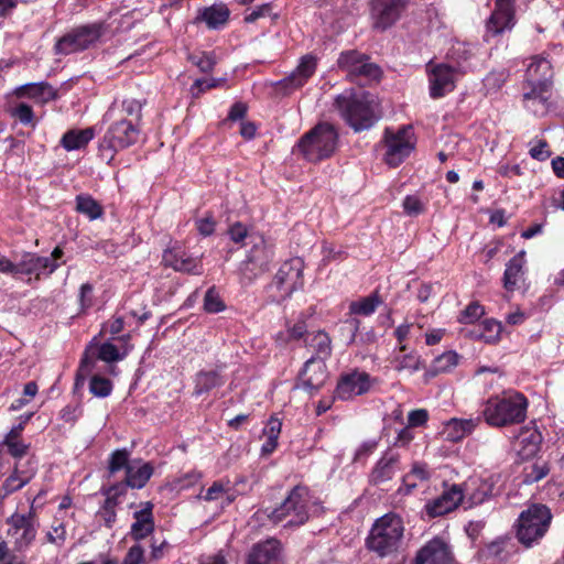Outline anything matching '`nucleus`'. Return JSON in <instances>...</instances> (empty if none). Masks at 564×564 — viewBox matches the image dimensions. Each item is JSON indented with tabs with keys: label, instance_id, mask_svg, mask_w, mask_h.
<instances>
[{
	"label": "nucleus",
	"instance_id": "obj_1",
	"mask_svg": "<svg viewBox=\"0 0 564 564\" xmlns=\"http://www.w3.org/2000/svg\"><path fill=\"white\" fill-rule=\"evenodd\" d=\"M335 106L355 132L372 128L381 118L377 97L366 90L347 89L336 97Z\"/></svg>",
	"mask_w": 564,
	"mask_h": 564
},
{
	"label": "nucleus",
	"instance_id": "obj_2",
	"mask_svg": "<svg viewBox=\"0 0 564 564\" xmlns=\"http://www.w3.org/2000/svg\"><path fill=\"white\" fill-rule=\"evenodd\" d=\"M529 400L521 392H507L489 398L481 410V419L491 427H508L527 420Z\"/></svg>",
	"mask_w": 564,
	"mask_h": 564
},
{
	"label": "nucleus",
	"instance_id": "obj_3",
	"mask_svg": "<svg viewBox=\"0 0 564 564\" xmlns=\"http://www.w3.org/2000/svg\"><path fill=\"white\" fill-rule=\"evenodd\" d=\"M339 134L329 122H319L297 141L299 151L308 162L329 159L338 147Z\"/></svg>",
	"mask_w": 564,
	"mask_h": 564
},
{
	"label": "nucleus",
	"instance_id": "obj_4",
	"mask_svg": "<svg viewBox=\"0 0 564 564\" xmlns=\"http://www.w3.org/2000/svg\"><path fill=\"white\" fill-rule=\"evenodd\" d=\"M403 523L395 513H387L377 519L367 538V547L380 556L394 552L403 536Z\"/></svg>",
	"mask_w": 564,
	"mask_h": 564
},
{
	"label": "nucleus",
	"instance_id": "obj_5",
	"mask_svg": "<svg viewBox=\"0 0 564 564\" xmlns=\"http://www.w3.org/2000/svg\"><path fill=\"white\" fill-rule=\"evenodd\" d=\"M140 134L139 124L122 118L111 123L98 143V155L110 164L118 151L137 143Z\"/></svg>",
	"mask_w": 564,
	"mask_h": 564
},
{
	"label": "nucleus",
	"instance_id": "obj_6",
	"mask_svg": "<svg viewBox=\"0 0 564 564\" xmlns=\"http://www.w3.org/2000/svg\"><path fill=\"white\" fill-rule=\"evenodd\" d=\"M304 261L300 257L285 260L267 286L271 302L281 303L304 285Z\"/></svg>",
	"mask_w": 564,
	"mask_h": 564
},
{
	"label": "nucleus",
	"instance_id": "obj_7",
	"mask_svg": "<svg viewBox=\"0 0 564 564\" xmlns=\"http://www.w3.org/2000/svg\"><path fill=\"white\" fill-rule=\"evenodd\" d=\"M552 520L550 509L541 503H533L523 510L517 522V538L525 547L541 540L549 530Z\"/></svg>",
	"mask_w": 564,
	"mask_h": 564
},
{
	"label": "nucleus",
	"instance_id": "obj_8",
	"mask_svg": "<svg viewBox=\"0 0 564 564\" xmlns=\"http://www.w3.org/2000/svg\"><path fill=\"white\" fill-rule=\"evenodd\" d=\"M104 31L105 28L101 22L73 28L57 39L54 45V53L57 55H70L88 50L99 41Z\"/></svg>",
	"mask_w": 564,
	"mask_h": 564
},
{
	"label": "nucleus",
	"instance_id": "obj_9",
	"mask_svg": "<svg viewBox=\"0 0 564 564\" xmlns=\"http://www.w3.org/2000/svg\"><path fill=\"white\" fill-rule=\"evenodd\" d=\"M338 67L347 73L351 82L365 85L368 82L377 80L381 76L380 67L370 62V57L356 50L341 52L338 61Z\"/></svg>",
	"mask_w": 564,
	"mask_h": 564
},
{
	"label": "nucleus",
	"instance_id": "obj_10",
	"mask_svg": "<svg viewBox=\"0 0 564 564\" xmlns=\"http://www.w3.org/2000/svg\"><path fill=\"white\" fill-rule=\"evenodd\" d=\"M383 141L386 143L384 161L391 167L399 166L414 150V133L411 126H402L397 132L386 128Z\"/></svg>",
	"mask_w": 564,
	"mask_h": 564
},
{
	"label": "nucleus",
	"instance_id": "obj_11",
	"mask_svg": "<svg viewBox=\"0 0 564 564\" xmlns=\"http://www.w3.org/2000/svg\"><path fill=\"white\" fill-rule=\"evenodd\" d=\"M13 278L20 279L28 275V283L48 278L57 270L59 263L51 260L48 257L40 256L35 252H23L13 264Z\"/></svg>",
	"mask_w": 564,
	"mask_h": 564
},
{
	"label": "nucleus",
	"instance_id": "obj_12",
	"mask_svg": "<svg viewBox=\"0 0 564 564\" xmlns=\"http://www.w3.org/2000/svg\"><path fill=\"white\" fill-rule=\"evenodd\" d=\"M410 0H370V18L372 28L386 31L394 25L408 8Z\"/></svg>",
	"mask_w": 564,
	"mask_h": 564
},
{
	"label": "nucleus",
	"instance_id": "obj_13",
	"mask_svg": "<svg viewBox=\"0 0 564 564\" xmlns=\"http://www.w3.org/2000/svg\"><path fill=\"white\" fill-rule=\"evenodd\" d=\"M514 2L516 0H496L495 9L486 20L484 41L501 36L514 25Z\"/></svg>",
	"mask_w": 564,
	"mask_h": 564
},
{
	"label": "nucleus",
	"instance_id": "obj_14",
	"mask_svg": "<svg viewBox=\"0 0 564 564\" xmlns=\"http://www.w3.org/2000/svg\"><path fill=\"white\" fill-rule=\"evenodd\" d=\"M154 474V466L151 462L132 459L130 467L120 481H113L110 488L104 494H123L127 489H142Z\"/></svg>",
	"mask_w": 564,
	"mask_h": 564
},
{
	"label": "nucleus",
	"instance_id": "obj_15",
	"mask_svg": "<svg viewBox=\"0 0 564 564\" xmlns=\"http://www.w3.org/2000/svg\"><path fill=\"white\" fill-rule=\"evenodd\" d=\"M303 496H286L276 508H265L267 516L273 523L286 521L285 525H301L308 519L307 507Z\"/></svg>",
	"mask_w": 564,
	"mask_h": 564
},
{
	"label": "nucleus",
	"instance_id": "obj_16",
	"mask_svg": "<svg viewBox=\"0 0 564 564\" xmlns=\"http://www.w3.org/2000/svg\"><path fill=\"white\" fill-rule=\"evenodd\" d=\"M162 263L181 273L200 275L204 272L202 259L191 256L178 243H174L163 251Z\"/></svg>",
	"mask_w": 564,
	"mask_h": 564
},
{
	"label": "nucleus",
	"instance_id": "obj_17",
	"mask_svg": "<svg viewBox=\"0 0 564 564\" xmlns=\"http://www.w3.org/2000/svg\"><path fill=\"white\" fill-rule=\"evenodd\" d=\"M327 378L326 366L312 356L307 359L299 373L294 389H302L310 395L316 394Z\"/></svg>",
	"mask_w": 564,
	"mask_h": 564
},
{
	"label": "nucleus",
	"instance_id": "obj_18",
	"mask_svg": "<svg viewBox=\"0 0 564 564\" xmlns=\"http://www.w3.org/2000/svg\"><path fill=\"white\" fill-rule=\"evenodd\" d=\"M316 66L317 62L313 55L308 54L303 56L297 67L289 76L274 84L275 88L284 95H290L307 83L310 77L315 73Z\"/></svg>",
	"mask_w": 564,
	"mask_h": 564
},
{
	"label": "nucleus",
	"instance_id": "obj_19",
	"mask_svg": "<svg viewBox=\"0 0 564 564\" xmlns=\"http://www.w3.org/2000/svg\"><path fill=\"white\" fill-rule=\"evenodd\" d=\"M437 496L435 499L429 501L425 506L426 513L431 518L444 516L459 507L468 510L476 505L482 503L484 499L480 496Z\"/></svg>",
	"mask_w": 564,
	"mask_h": 564
},
{
	"label": "nucleus",
	"instance_id": "obj_20",
	"mask_svg": "<svg viewBox=\"0 0 564 564\" xmlns=\"http://www.w3.org/2000/svg\"><path fill=\"white\" fill-rule=\"evenodd\" d=\"M370 387V376L365 371L355 370L340 377L335 394L337 399L347 401L357 395L367 393Z\"/></svg>",
	"mask_w": 564,
	"mask_h": 564
},
{
	"label": "nucleus",
	"instance_id": "obj_21",
	"mask_svg": "<svg viewBox=\"0 0 564 564\" xmlns=\"http://www.w3.org/2000/svg\"><path fill=\"white\" fill-rule=\"evenodd\" d=\"M455 66L437 64L430 70V96L433 99L444 97L455 88Z\"/></svg>",
	"mask_w": 564,
	"mask_h": 564
},
{
	"label": "nucleus",
	"instance_id": "obj_22",
	"mask_svg": "<svg viewBox=\"0 0 564 564\" xmlns=\"http://www.w3.org/2000/svg\"><path fill=\"white\" fill-rule=\"evenodd\" d=\"M153 507V503L150 501L141 502L137 506L133 512L134 522L130 529V535L133 540H143L154 531Z\"/></svg>",
	"mask_w": 564,
	"mask_h": 564
},
{
	"label": "nucleus",
	"instance_id": "obj_23",
	"mask_svg": "<svg viewBox=\"0 0 564 564\" xmlns=\"http://www.w3.org/2000/svg\"><path fill=\"white\" fill-rule=\"evenodd\" d=\"M452 560L448 545L443 540L435 538L419 551L415 564H449Z\"/></svg>",
	"mask_w": 564,
	"mask_h": 564
},
{
	"label": "nucleus",
	"instance_id": "obj_24",
	"mask_svg": "<svg viewBox=\"0 0 564 564\" xmlns=\"http://www.w3.org/2000/svg\"><path fill=\"white\" fill-rule=\"evenodd\" d=\"M400 455L391 449L383 453L381 458L376 463L369 475V482L376 486L384 484L394 476Z\"/></svg>",
	"mask_w": 564,
	"mask_h": 564
},
{
	"label": "nucleus",
	"instance_id": "obj_25",
	"mask_svg": "<svg viewBox=\"0 0 564 564\" xmlns=\"http://www.w3.org/2000/svg\"><path fill=\"white\" fill-rule=\"evenodd\" d=\"M8 534L14 539V543L19 550L30 545L35 538V529L29 518L23 514H13L10 520Z\"/></svg>",
	"mask_w": 564,
	"mask_h": 564
},
{
	"label": "nucleus",
	"instance_id": "obj_26",
	"mask_svg": "<svg viewBox=\"0 0 564 564\" xmlns=\"http://www.w3.org/2000/svg\"><path fill=\"white\" fill-rule=\"evenodd\" d=\"M281 544L275 539L253 545L247 564H280Z\"/></svg>",
	"mask_w": 564,
	"mask_h": 564
},
{
	"label": "nucleus",
	"instance_id": "obj_27",
	"mask_svg": "<svg viewBox=\"0 0 564 564\" xmlns=\"http://www.w3.org/2000/svg\"><path fill=\"white\" fill-rule=\"evenodd\" d=\"M18 98H30L36 104H46L57 98V91L47 82L28 83L14 89Z\"/></svg>",
	"mask_w": 564,
	"mask_h": 564
},
{
	"label": "nucleus",
	"instance_id": "obj_28",
	"mask_svg": "<svg viewBox=\"0 0 564 564\" xmlns=\"http://www.w3.org/2000/svg\"><path fill=\"white\" fill-rule=\"evenodd\" d=\"M481 421V415L469 419L453 417L445 424L443 433L447 441L459 442L471 434Z\"/></svg>",
	"mask_w": 564,
	"mask_h": 564
},
{
	"label": "nucleus",
	"instance_id": "obj_29",
	"mask_svg": "<svg viewBox=\"0 0 564 564\" xmlns=\"http://www.w3.org/2000/svg\"><path fill=\"white\" fill-rule=\"evenodd\" d=\"M251 245L246 258L253 264L268 271L274 258L273 247L270 246L261 235L251 236Z\"/></svg>",
	"mask_w": 564,
	"mask_h": 564
},
{
	"label": "nucleus",
	"instance_id": "obj_30",
	"mask_svg": "<svg viewBox=\"0 0 564 564\" xmlns=\"http://www.w3.org/2000/svg\"><path fill=\"white\" fill-rule=\"evenodd\" d=\"M513 438L518 442V454L522 459H530L540 451L542 435L536 430L521 427L520 433Z\"/></svg>",
	"mask_w": 564,
	"mask_h": 564
},
{
	"label": "nucleus",
	"instance_id": "obj_31",
	"mask_svg": "<svg viewBox=\"0 0 564 564\" xmlns=\"http://www.w3.org/2000/svg\"><path fill=\"white\" fill-rule=\"evenodd\" d=\"M229 14L230 11L225 4H213L199 9L195 22H204L208 29L218 30L227 23Z\"/></svg>",
	"mask_w": 564,
	"mask_h": 564
},
{
	"label": "nucleus",
	"instance_id": "obj_32",
	"mask_svg": "<svg viewBox=\"0 0 564 564\" xmlns=\"http://www.w3.org/2000/svg\"><path fill=\"white\" fill-rule=\"evenodd\" d=\"M226 379L220 370H199L194 378L193 394L199 397L224 386Z\"/></svg>",
	"mask_w": 564,
	"mask_h": 564
},
{
	"label": "nucleus",
	"instance_id": "obj_33",
	"mask_svg": "<svg viewBox=\"0 0 564 564\" xmlns=\"http://www.w3.org/2000/svg\"><path fill=\"white\" fill-rule=\"evenodd\" d=\"M553 70L550 61L543 56H533L525 70L527 82L552 85Z\"/></svg>",
	"mask_w": 564,
	"mask_h": 564
},
{
	"label": "nucleus",
	"instance_id": "obj_34",
	"mask_svg": "<svg viewBox=\"0 0 564 564\" xmlns=\"http://www.w3.org/2000/svg\"><path fill=\"white\" fill-rule=\"evenodd\" d=\"M525 252L522 250L513 256L508 263L506 264V270L503 273V288L507 291H514L518 288L519 281L522 279L523 265L525 263L524 260Z\"/></svg>",
	"mask_w": 564,
	"mask_h": 564
},
{
	"label": "nucleus",
	"instance_id": "obj_35",
	"mask_svg": "<svg viewBox=\"0 0 564 564\" xmlns=\"http://www.w3.org/2000/svg\"><path fill=\"white\" fill-rule=\"evenodd\" d=\"M550 88V85L533 80L527 82V79H524V91L522 95L524 107L533 112H536V109L533 108V105L538 102L544 106L549 99L546 94L549 93Z\"/></svg>",
	"mask_w": 564,
	"mask_h": 564
},
{
	"label": "nucleus",
	"instance_id": "obj_36",
	"mask_svg": "<svg viewBox=\"0 0 564 564\" xmlns=\"http://www.w3.org/2000/svg\"><path fill=\"white\" fill-rule=\"evenodd\" d=\"M95 137V128L83 130L72 129L65 132L61 139V145L66 151H75L85 148Z\"/></svg>",
	"mask_w": 564,
	"mask_h": 564
},
{
	"label": "nucleus",
	"instance_id": "obj_37",
	"mask_svg": "<svg viewBox=\"0 0 564 564\" xmlns=\"http://www.w3.org/2000/svg\"><path fill=\"white\" fill-rule=\"evenodd\" d=\"M131 452L128 448H117L110 453L107 466V477L111 485L116 480V476L119 471H127L131 465Z\"/></svg>",
	"mask_w": 564,
	"mask_h": 564
},
{
	"label": "nucleus",
	"instance_id": "obj_38",
	"mask_svg": "<svg viewBox=\"0 0 564 564\" xmlns=\"http://www.w3.org/2000/svg\"><path fill=\"white\" fill-rule=\"evenodd\" d=\"M392 367L397 371H409L413 373L421 369V358L414 352H406V346L401 345L399 348V352L393 357Z\"/></svg>",
	"mask_w": 564,
	"mask_h": 564
},
{
	"label": "nucleus",
	"instance_id": "obj_39",
	"mask_svg": "<svg viewBox=\"0 0 564 564\" xmlns=\"http://www.w3.org/2000/svg\"><path fill=\"white\" fill-rule=\"evenodd\" d=\"M360 327V321L356 317L348 318L344 322L341 330L348 333L347 345L359 341L362 345L372 344L376 341V333L373 329L366 332L365 334H358Z\"/></svg>",
	"mask_w": 564,
	"mask_h": 564
},
{
	"label": "nucleus",
	"instance_id": "obj_40",
	"mask_svg": "<svg viewBox=\"0 0 564 564\" xmlns=\"http://www.w3.org/2000/svg\"><path fill=\"white\" fill-rule=\"evenodd\" d=\"M501 332V323L494 318H488L478 326V330H473L471 334L475 338L481 339L486 344H496L500 340Z\"/></svg>",
	"mask_w": 564,
	"mask_h": 564
},
{
	"label": "nucleus",
	"instance_id": "obj_41",
	"mask_svg": "<svg viewBox=\"0 0 564 564\" xmlns=\"http://www.w3.org/2000/svg\"><path fill=\"white\" fill-rule=\"evenodd\" d=\"M306 345L314 349L316 359L325 360L332 355V339L324 330L312 334Z\"/></svg>",
	"mask_w": 564,
	"mask_h": 564
},
{
	"label": "nucleus",
	"instance_id": "obj_42",
	"mask_svg": "<svg viewBox=\"0 0 564 564\" xmlns=\"http://www.w3.org/2000/svg\"><path fill=\"white\" fill-rule=\"evenodd\" d=\"M382 303L378 291L372 292L369 296L349 304V313L355 315L369 316L373 314L377 307Z\"/></svg>",
	"mask_w": 564,
	"mask_h": 564
},
{
	"label": "nucleus",
	"instance_id": "obj_43",
	"mask_svg": "<svg viewBox=\"0 0 564 564\" xmlns=\"http://www.w3.org/2000/svg\"><path fill=\"white\" fill-rule=\"evenodd\" d=\"M76 210L87 216L90 220H96L104 215L102 206L90 195L79 194L75 198Z\"/></svg>",
	"mask_w": 564,
	"mask_h": 564
},
{
	"label": "nucleus",
	"instance_id": "obj_44",
	"mask_svg": "<svg viewBox=\"0 0 564 564\" xmlns=\"http://www.w3.org/2000/svg\"><path fill=\"white\" fill-rule=\"evenodd\" d=\"M95 368V359L86 351L80 359L79 367L76 371L73 393L79 395L82 389L86 383V378L93 372Z\"/></svg>",
	"mask_w": 564,
	"mask_h": 564
},
{
	"label": "nucleus",
	"instance_id": "obj_45",
	"mask_svg": "<svg viewBox=\"0 0 564 564\" xmlns=\"http://www.w3.org/2000/svg\"><path fill=\"white\" fill-rule=\"evenodd\" d=\"M459 356L457 352L449 350L440 356H437L431 366L432 375L436 376L438 373L448 372L453 368H455L458 364Z\"/></svg>",
	"mask_w": 564,
	"mask_h": 564
},
{
	"label": "nucleus",
	"instance_id": "obj_46",
	"mask_svg": "<svg viewBox=\"0 0 564 564\" xmlns=\"http://www.w3.org/2000/svg\"><path fill=\"white\" fill-rule=\"evenodd\" d=\"M431 477V473L425 463H414L411 470L403 477V485L408 491L416 487L415 480L426 481Z\"/></svg>",
	"mask_w": 564,
	"mask_h": 564
},
{
	"label": "nucleus",
	"instance_id": "obj_47",
	"mask_svg": "<svg viewBox=\"0 0 564 564\" xmlns=\"http://www.w3.org/2000/svg\"><path fill=\"white\" fill-rule=\"evenodd\" d=\"M9 115L23 126L35 128L36 119L32 107L25 102H18L8 110Z\"/></svg>",
	"mask_w": 564,
	"mask_h": 564
},
{
	"label": "nucleus",
	"instance_id": "obj_48",
	"mask_svg": "<svg viewBox=\"0 0 564 564\" xmlns=\"http://www.w3.org/2000/svg\"><path fill=\"white\" fill-rule=\"evenodd\" d=\"M200 474L196 471L186 473L181 477H177L172 482V489L175 491H184L189 489H197L202 494L204 487L200 485Z\"/></svg>",
	"mask_w": 564,
	"mask_h": 564
},
{
	"label": "nucleus",
	"instance_id": "obj_49",
	"mask_svg": "<svg viewBox=\"0 0 564 564\" xmlns=\"http://www.w3.org/2000/svg\"><path fill=\"white\" fill-rule=\"evenodd\" d=\"M89 392L96 398H107L113 390V383L100 375H93L89 379Z\"/></svg>",
	"mask_w": 564,
	"mask_h": 564
},
{
	"label": "nucleus",
	"instance_id": "obj_50",
	"mask_svg": "<svg viewBox=\"0 0 564 564\" xmlns=\"http://www.w3.org/2000/svg\"><path fill=\"white\" fill-rule=\"evenodd\" d=\"M264 272H267L265 269L259 268L247 258L239 264L238 269L240 283L245 286L253 283V281Z\"/></svg>",
	"mask_w": 564,
	"mask_h": 564
},
{
	"label": "nucleus",
	"instance_id": "obj_51",
	"mask_svg": "<svg viewBox=\"0 0 564 564\" xmlns=\"http://www.w3.org/2000/svg\"><path fill=\"white\" fill-rule=\"evenodd\" d=\"M188 61L202 73H210L217 64L214 52H195L188 55Z\"/></svg>",
	"mask_w": 564,
	"mask_h": 564
},
{
	"label": "nucleus",
	"instance_id": "obj_52",
	"mask_svg": "<svg viewBox=\"0 0 564 564\" xmlns=\"http://www.w3.org/2000/svg\"><path fill=\"white\" fill-rule=\"evenodd\" d=\"M509 73L506 69L492 70L482 79L487 93L498 91L507 82Z\"/></svg>",
	"mask_w": 564,
	"mask_h": 564
},
{
	"label": "nucleus",
	"instance_id": "obj_53",
	"mask_svg": "<svg viewBox=\"0 0 564 564\" xmlns=\"http://www.w3.org/2000/svg\"><path fill=\"white\" fill-rule=\"evenodd\" d=\"M226 305L215 286L209 288L204 296V310L209 314L225 311Z\"/></svg>",
	"mask_w": 564,
	"mask_h": 564
},
{
	"label": "nucleus",
	"instance_id": "obj_54",
	"mask_svg": "<svg viewBox=\"0 0 564 564\" xmlns=\"http://www.w3.org/2000/svg\"><path fill=\"white\" fill-rule=\"evenodd\" d=\"M127 352H120L116 345L110 341L102 343L98 347L97 357H93L95 360L99 359L106 362H116L122 360Z\"/></svg>",
	"mask_w": 564,
	"mask_h": 564
},
{
	"label": "nucleus",
	"instance_id": "obj_55",
	"mask_svg": "<svg viewBox=\"0 0 564 564\" xmlns=\"http://www.w3.org/2000/svg\"><path fill=\"white\" fill-rule=\"evenodd\" d=\"M118 505L117 496H107L102 507L99 509L97 516L105 522L108 528H111L116 521V507Z\"/></svg>",
	"mask_w": 564,
	"mask_h": 564
},
{
	"label": "nucleus",
	"instance_id": "obj_56",
	"mask_svg": "<svg viewBox=\"0 0 564 564\" xmlns=\"http://www.w3.org/2000/svg\"><path fill=\"white\" fill-rule=\"evenodd\" d=\"M485 314V308L478 302L469 303L458 316L462 324H474Z\"/></svg>",
	"mask_w": 564,
	"mask_h": 564
},
{
	"label": "nucleus",
	"instance_id": "obj_57",
	"mask_svg": "<svg viewBox=\"0 0 564 564\" xmlns=\"http://www.w3.org/2000/svg\"><path fill=\"white\" fill-rule=\"evenodd\" d=\"M402 207L408 216L415 217L425 212V204L416 195H408L402 202Z\"/></svg>",
	"mask_w": 564,
	"mask_h": 564
},
{
	"label": "nucleus",
	"instance_id": "obj_58",
	"mask_svg": "<svg viewBox=\"0 0 564 564\" xmlns=\"http://www.w3.org/2000/svg\"><path fill=\"white\" fill-rule=\"evenodd\" d=\"M452 56L456 58L457 66L455 67L456 70L466 73L469 70V64L468 61L471 57V51L466 45H458L457 47H454L452 51Z\"/></svg>",
	"mask_w": 564,
	"mask_h": 564
},
{
	"label": "nucleus",
	"instance_id": "obj_59",
	"mask_svg": "<svg viewBox=\"0 0 564 564\" xmlns=\"http://www.w3.org/2000/svg\"><path fill=\"white\" fill-rule=\"evenodd\" d=\"M271 17L273 20L278 19L279 15L276 13H272V3H263L256 9H253L250 13L245 15L246 23H253L260 18Z\"/></svg>",
	"mask_w": 564,
	"mask_h": 564
},
{
	"label": "nucleus",
	"instance_id": "obj_60",
	"mask_svg": "<svg viewBox=\"0 0 564 564\" xmlns=\"http://www.w3.org/2000/svg\"><path fill=\"white\" fill-rule=\"evenodd\" d=\"M83 409L80 404V400H78L76 403H69L65 405L61 412L59 417L66 423L74 424L76 421L82 416Z\"/></svg>",
	"mask_w": 564,
	"mask_h": 564
},
{
	"label": "nucleus",
	"instance_id": "obj_61",
	"mask_svg": "<svg viewBox=\"0 0 564 564\" xmlns=\"http://www.w3.org/2000/svg\"><path fill=\"white\" fill-rule=\"evenodd\" d=\"M227 234L231 241L235 243H241L245 241L246 238H249L251 240L252 234H249L248 228L245 224L240 221H236L232 225L229 226Z\"/></svg>",
	"mask_w": 564,
	"mask_h": 564
},
{
	"label": "nucleus",
	"instance_id": "obj_62",
	"mask_svg": "<svg viewBox=\"0 0 564 564\" xmlns=\"http://www.w3.org/2000/svg\"><path fill=\"white\" fill-rule=\"evenodd\" d=\"M378 442L375 440L364 442L355 452L352 462L365 465L368 457L376 451Z\"/></svg>",
	"mask_w": 564,
	"mask_h": 564
},
{
	"label": "nucleus",
	"instance_id": "obj_63",
	"mask_svg": "<svg viewBox=\"0 0 564 564\" xmlns=\"http://www.w3.org/2000/svg\"><path fill=\"white\" fill-rule=\"evenodd\" d=\"M122 111L127 116L132 117L131 120L138 124L142 118V104L137 99H124L122 101Z\"/></svg>",
	"mask_w": 564,
	"mask_h": 564
},
{
	"label": "nucleus",
	"instance_id": "obj_64",
	"mask_svg": "<svg viewBox=\"0 0 564 564\" xmlns=\"http://www.w3.org/2000/svg\"><path fill=\"white\" fill-rule=\"evenodd\" d=\"M508 542L509 539L498 538L497 540L486 545V547L482 550L484 555L487 557L501 558Z\"/></svg>",
	"mask_w": 564,
	"mask_h": 564
}]
</instances>
